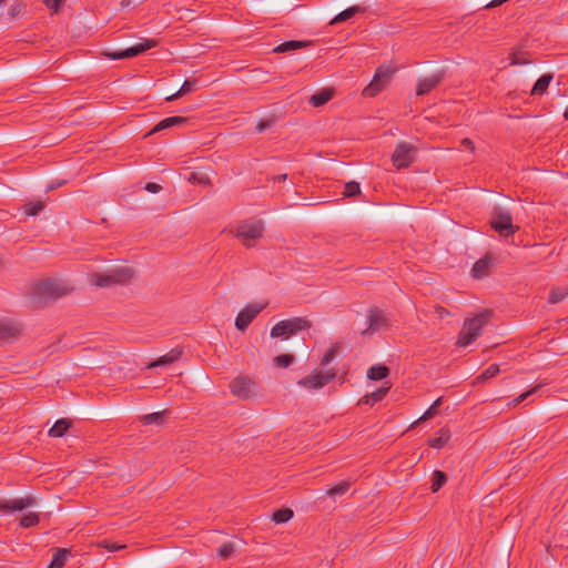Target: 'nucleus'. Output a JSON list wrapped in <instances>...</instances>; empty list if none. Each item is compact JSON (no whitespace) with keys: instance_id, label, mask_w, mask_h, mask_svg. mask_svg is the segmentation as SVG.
<instances>
[{"instance_id":"obj_28","label":"nucleus","mask_w":568,"mask_h":568,"mask_svg":"<svg viewBox=\"0 0 568 568\" xmlns=\"http://www.w3.org/2000/svg\"><path fill=\"white\" fill-rule=\"evenodd\" d=\"M166 414H168V410L146 414L141 417V423L143 425H151V424L162 425Z\"/></svg>"},{"instance_id":"obj_16","label":"nucleus","mask_w":568,"mask_h":568,"mask_svg":"<svg viewBox=\"0 0 568 568\" xmlns=\"http://www.w3.org/2000/svg\"><path fill=\"white\" fill-rule=\"evenodd\" d=\"M312 44H313V42L308 41V40H290V41H285L283 43L278 44L277 47H275L273 49V52L284 53V52H288V51L304 49V48L311 47Z\"/></svg>"},{"instance_id":"obj_14","label":"nucleus","mask_w":568,"mask_h":568,"mask_svg":"<svg viewBox=\"0 0 568 568\" xmlns=\"http://www.w3.org/2000/svg\"><path fill=\"white\" fill-rule=\"evenodd\" d=\"M444 79V72H437L418 81L416 88L417 95H425L435 89Z\"/></svg>"},{"instance_id":"obj_32","label":"nucleus","mask_w":568,"mask_h":568,"mask_svg":"<svg viewBox=\"0 0 568 568\" xmlns=\"http://www.w3.org/2000/svg\"><path fill=\"white\" fill-rule=\"evenodd\" d=\"M193 85H194V81L185 80L184 83L182 84V87L180 88V90L178 92L166 97L165 100L168 102H171V101H174V100L181 98L182 95L191 92L193 89Z\"/></svg>"},{"instance_id":"obj_25","label":"nucleus","mask_w":568,"mask_h":568,"mask_svg":"<svg viewBox=\"0 0 568 568\" xmlns=\"http://www.w3.org/2000/svg\"><path fill=\"white\" fill-rule=\"evenodd\" d=\"M552 80V74H544L541 75L535 83L531 90V95H541L548 89L550 82Z\"/></svg>"},{"instance_id":"obj_12","label":"nucleus","mask_w":568,"mask_h":568,"mask_svg":"<svg viewBox=\"0 0 568 568\" xmlns=\"http://www.w3.org/2000/svg\"><path fill=\"white\" fill-rule=\"evenodd\" d=\"M37 505V498L32 495L27 497L11 499V500H1L0 501V511L10 513V511H21L28 507H32Z\"/></svg>"},{"instance_id":"obj_7","label":"nucleus","mask_w":568,"mask_h":568,"mask_svg":"<svg viewBox=\"0 0 568 568\" xmlns=\"http://www.w3.org/2000/svg\"><path fill=\"white\" fill-rule=\"evenodd\" d=\"M336 377L334 368L326 372L314 371L312 374L301 378L297 384L307 389H320Z\"/></svg>"},{"instance_id":"obj_41","label":"nucleus","mask_w":568,"mask_h":568,"mask_svg":"<svg viewBox=\"0 0 568 568\" xmlns=\"http://www.w3.org/2000/svg\"><path fill=\"white\" fill-rule=\"evenodd\" d=\"M361 192V187H359V184L355 181H352V182H348L345 184V189H344V195L346 197H351V196H354V195H357L359 194Z\"/></svg>"},{"instance_id":"obj_4","label":"nucleus","mask_w":568,"mask_h":568,"mask_svg":"<svg viewBox=\"0 0 568 568\" xmlns=\"http://www.w3.org/2000/svg\"><path fill=\"white\" fill-rule=\"evenodd\" d=\"M312 322L305 317H292L277 322L271 329L272 337L290 338L298 332L308 329Z\"/></svg>"},{"instance_id":"obj_37","label":"nucleus","mask_w":568,"mask_h":568,"mask_svg":"<svg viewBox=\"0 0 568 568\" xmlns=\"http://www.w3.org/2000/svg\"><path fill=\"white\" fill-rule=\"evenodd\" d=\"M351 487V483L347 480H343L335 485L334 487L329 488L326 494L328 496H336V495H344Z\"/></svg>"},{"instance_id":"obj_26","label":"nucleus","mask_w":568,"mask_h":568,"mask_svg":"<svg viewBox=\"0 0 568 568\" xmlns=\"http://www.w3.org/2000/svg\"><path fill=\"white\" fill-rule=\"evenodd\" d=\"M450 434L448 429L442 428L438 432V436L433 437L428 440V445L432 448L440 449L445 446V444L449 440Z\"/></svg>"},{"instance_id":"obj_50","label":"nucleus","mask_w":568,"mask_h":568,"mask_svg":"<svg viewBox=\"0 0 568 568\" xmlns=\"http://www.w3.org/2000/svg\"><path fill=\"white\" fill-rule=\"evenodd\" d=\"M274 123V120L273 119H267V120H264V121H261L256 124L255 129L257 132H263L264 130L271 128Z\"/></svg>"},{"instance_id":"obj_57","label":"nucleus","mask_w":568,"mask_h":568,"mask_svg":"<svg viewBox=\"0 0 568 568\" xmlns=\"http://www.w3.org/2000/svg\"><path fill=\"white\" fill-rule=\"evenodd\" d=\"M564 118H565L566 120H568V109L565 111V113H564Z\"/></svg>"},{"instance_id":"obj_6","label":"nucleus","mask_w":568,"mask_h":568,"mask_svg":"<svg viewBox=\"0 0 568 568\" xmlns=\"http://www.w3.org/2000/svg\"><path fill=\"white\" fill-rule=\"evenodd\" d=\"M393 73L394 70L388 67L382 65L377 68L372 81L363 89V95L368 98L376 97L388 85Z\"/></svg>"},{"instance_id":"obj_21","label":"nucleus","mask_w":568,"mask_h":568,"mask_svg":"<svg viewBox=\"0 0 568 568\" xmlns=\"http://www.w3.org/2000/svg\"><path fill=\"white\" fill-rule=\"evenodd\" d=\"M364 11H365V9L359 6L349 7L346 10L339 12L337 16H335L331 20L329 24H337L339 22L347 21V20L352 19L356 13H362Z\"/></svg>"},{"instance_id":"obj_38","label":"nucleus","mask_w":568,"mask_h":568,"mask_svg":"<svg viewBox=\"0 0 568 568\" xmlns=\"http://www.w3.org/2000/svg\"><path fill=\"white\" fill-rule=\"evenodd\" d=\"M499 371L500 369L497 364H491L477 378L483 381L493 378L499 373Z\"/></svg>"},{"instance_id":"obj_15","label":"nucleus","mask_w":568,"mask_h":568,"mask_svg":"<svg viewBox=\"0 0 568 568\" xmlns=\"http://www.w3.org/2000/svg\"><path fill=\"white\" fill-rule=\"evenodd\" d=\"M183 354L182 347L172 348L169 353L160 356L156 361L150 363L146 368H154L159 366L171 365L179 361Z\"/></svg>"},{"instance_id":"obj_36","label":"nucleus","mask_w":568,"mask_h":568,"mask_svg":"<svg viewBox=\"0 0 568 568\" xmlns=\"http://www.w3.org/2000/svg\"><path fill=\"white\" fill-rule=\"evenodd\" d=\"M40 521L39 515L37 513H29L21 517L20 526L22 528H30L38 525Z\"/></svg>"},{"instance_id":"obj_30","label":"nucleus","mask_w":568,"mask_h":568,"mask_svg":"<svg viewBox=\"0 0 568 568\" xmlns=\"http://www.w3.org/2000/svg\"><path fill=\"white\" fill-rule=\"evenodd\" d=\"M294 513L291 508H282L273 513L272 520L275 524H284L287 523L292 517Z\"/></svg>"},{"instance_id":"obj_47","label":"nucleus","mask_w":568,"mask_h":568,"mask_svg":"<svg viewBox=\"0 0 568 568\" xmlns=\"http://www.w3.org/2000/svg\"><path fill=\"white\" fill-rule=\"evenodd\" d=\"M509 60H510V65L526 64L529 62L527 59L519 57V54H517V53H511L509 55Z\"/></svg>"},{"instance_id":"obj_20","label":"nucleus","mask_w":568,"mask_h":568,"mask_svg":"<svg viewBox=\"0 0 568 568\" xmlns=\"http://www.w3.org/2000/svg\"><path fill=\"white\" fill-rule=\"evenodd\" d=\"M333 95L334 91L332 89H323L310 98V104L315 108L322 106L326 104Z\"/></svg>"},{"instance_id":"obj_49","label":"nucleus","mask_w":568,"mask_h":568,"mask_svg":"<svg viewBox=\"0 0 568 568\" xmlns=\"http://www.w3.org/2000/svg\"><path fill=\"white\" fill-rule=\"evenodd\" d=\"M101 545L104 548H106L109 551H116V550L125 548V545H119L116 542H110V541H106V540L102 541Z\"/></svg>"},{"instance_id":"obj_56","label":"nucleus","mask_w":568,"mask_h":568,"mask_svg":"<svg viewBox=\"0 0 568 568\" xmlns=\"http://www.w3.org/2000/svg\"><path fill=\"white\" fill-rule=\"evenodd\" d=\"M6 6V1L4 0H0V7L3 8Z\"/></svg>"},{"instance_id":"obj_51","label":"nucleus","mask_w":568,"mask_h":568,"mask_svg":"<svg viewBox=\"0 0 568 568\" xmlns=\"http://www.w3.org/2000/svg\"><path fill=\"white\" fill-rule=\"evenodd\" d=\"M145 190L151 192V193H158L162 190V186L158 183H154V182H149L146 183L145 185Z\"/></svg>"},{"instance_id":"obj_1","label":"nucleus","mask_w":568,"mask_h":568,"mask_svg":"<svg viewBox=\"0 0 568 568\" xmlns=\"http://www.w3.org/2000/svg\"><path fill=\"white\" fill-rule=\"evenodd\" d=\"M134 275L135 272L132 267L120 265L109 268L104 272L92 273L89 276V281L91 285L97 287H111L115 285L129 284Z\"/></svg>"},{"instance_id":"obj_3","label":"nucleus","mask_w":568,"mask_h":568,"mask_svg":"<svg viewBox=\"0 0 568 568\" xmlns=\"http://www.w3.org/2000/svg\"><path fill=\"white\" fill-rule=\"evenodd\" d=\"M490 312L480 313L471 318H467L458 334L457 346L466 347L474 343L481 334L483 328L488 323Z\"/></svg>"},{"instance_id":"obj_40","label":"nucleus","mask_w":568,"mask_h":568,"mask_svg":"<svg viewBox=\"0 0 568 568\" xmlns=\"http://www.w3.org/2000/svg\"><path fill=\"white\" fill-rule=\"evenodd\" d=\"M234 236L242 240L243 244L245 246L248 245V226L243 224L239 225L234 232Z\"/></svg>"},{"instance_id":"obj_55","label":"nucleus","mask_w":568,"mask_h":568,"mask_svg":"<svg viewBox=\"0 0 568 568\" xmlns=\"http://www.w3.org/2000/svg\"><path fill=\"white\" fill-rule=\"evenodd\" d=\"M60 185H62V183L51 184V185H49V186L47 187V192L52 191V190H54L55 187H58V186H60Z\"/></svg>"},{"instance_id":"obj_48","label":"nucleus","mask_w":568,"mask_h":568,"mask_svg":"<svg viewBox=\"0 0 568 568\" xmlns=\"http://www.w3.org/2000/svg\"><path fill=\"white\" fill-rule=\"evenodd\" d=\"M538 388H539V386H536V387L531 388L530 390L523 393L521 395H519L517 398L514 399V404L518 405V404L523 403L526 398H528L531 394H534Z\"/></svg>"},{"instance_id":"obj_11","label":"nucleus","mask_w":568,"mask_h":568,"mask_svg":"<svg viewBox=\"0 0 568 568\" xmlns=\"http://www.w3.org/2000/svg\"><path fill=\"white\" fill-rule=\"evenodd\" d=\"M22 333V325L12 318H0V342L17 339Z\"/></svg>"},{"instance_id":"obj_5","label":"nucleus","mask_w":568,"mask_h":568,"mask_svg":"<svg viewBox=\"0 0 568 568\" xmlns=\"http://www.w3.org/2000/svg\"><path fill=\"white\" fill-rule=\"evenodd\" d=\"M489 223L499 235L505 237L514 235L519 229L513 224L510 213L501 207L494 209Z\"/></svg>"},{"instance_id":"obj_29","label":"nucleus","mask_w":568,"mask_h":568,"mask_svg":"<svg viewBox=\"0 0 568 568\" xmlns=\"http://www.w3.org/2000/svg\"><path fill=\"white\" fill-rule=\"evenodd\" d=\"M447 481V475L442 470H435L432 476L430 489L437 493Z\"/></svg>"},{"instance_id":"obj_8","label":"nucleus","mask_w":568,"mask_h":568,"mask_svg":"<svg viewBox=\"0 0 568 568\" xmlns=\"http://www.w3.org/2000/svg\"><path fill=\"white\" fill-rule=\"evenodd\" d=\"M414 151L415 148L412 144L407 142L398 143L392 154L393 164L398 170L408 168L414 161Z\"/></svg>"},{"instance_id":"obj_23","label":"nucleus","mask_w":568,"mask_h":568,"mask_svg":"<svg viewBox=\"0 0 568 568\" xmlns=\"http://www.w3.org/2000/svg\"><path fill=\"white\" fill-rule=\"evenodd\" d=\"M70 426H71V422L70 420H68L65 418L58 419L53 424V426L49 429V436H51V437H62L68 432Z\"/></svg>"},{"instance_id":"obj_19","label":"nucleus","mask_w":568,"mask_h":568,"mask_svg":"<svg viewBox=\"0 0 568 568\" xmlns=\"http://www.w3.org/2000/svg\"><path fill=\"white\" fill-rule=\"evenodd\" d=\"M389 389H390V385L382 386L378 389H376L375 392L363 396L359 399L358 404H372L373 405L375 403H378L382 399H384V397L387 395Z\"/></svg>"},{"instance_id":"obj_52","label":"nucleus","mask_w":568,"mask_h":568,"mask_svg":"<svg viewBox=\"0 0 568 568\" xmlns=\"http://www.w3.org/2000/svg\"><path fill=\"white\" fill-rule=\"evenodd\" d=\"M435 313L440 317H445V316H448L449 315V312L442 305H436L435 306Z\"/></svg>"},{"instance_id":"obj_58","label":"nucleus","mask_w":568,"mask_h":568,"mask_svg":"<svg viewBox=\"0 0 568 568\" xmlns=\"http://www.w3.org/2000/svg\"><path fill=\"white\" fill-rule=\"evenodd\" d=\"M129 4V1H122V6Z\"/></svg>"},{"instance_id":"obj_17","label":"nucleus","mask_w":568,"mask_h":568,"mask_svg":"<svg viewBox=\"0 0 568 568\" xmlns=\"http://www.w3.org/2000/svg\"><path fill=\"white\" fill-rule=\"evenodd\" d=\"M187 122V119L184 118V116H179V115H174V116H170V118H166V119H163L161 120L150 132L149 134H153V133H156L159 131H162V130H165V129H169V128H172L174 125H180V124H184Z\"/></svg>"},{"instance_id":"obj_46","label":"nucleus","mask_w":568,"mask_h":568,"mask_svg":"<svg viewBox=\"0 0 568 568\" xmlns=\"http://www.w3.org/2000/svg\"><path fill=\"white\" fill-rule=\"evenodd\" d=\"M23 4L21 3H17V4H13L9 8L8 10V14L11 17V18H17L18 16H20L23 11Z\"/></svg>"},{"instance_id":"obj_53","label":"nucleus","mask_w":568,"mask_h":568,"mask_svg":"<svg viewBox=\"0 0 568 568\" xmlns=\"http://www.w3.org/2000/svg\"><path fill=\"white\" fill-rule=\"evenodd\" d=\"M462 145L468 150H470L471 152L475 151V144L474 142L469 139V138H464L462 140Z\"/></svg>"},{"instance_id":"obj_10","label":"nucleus","mask_w":568,"mask_h":568,"mask_svg":"<svg viewBox=\"0 0 568 568\" xmlns=\"http://www.w3.org/2000/svg\"><path fill=\"white\" fill-rule=\"evenodd\" d=\"M367 322L368 326L362 332L363 335L373 334L388 326L384 312L377 307L368 310Z\"/></svg>"},{"instance_id":"obj_18","label":"nucleus","mask_w":568,"mask_h":568,"mask_svg":"<svg viewBox=\"0 0 568 568\" xmlns=\"http://www.w3.org/2000/svg\"><path fill=\"white\" fill-rule=\"evenodd\" d=\"M491 261L489 257L478 260L471 268V276L474 278H483L489 274Z\"/></svg>"},{"instance_id":"obj_42","label":"nucleus","mask_w":568,"mask_h":568,"mask_svg":"<svg viewBox=\"0 0 568 568\" xmlns=\"http://www.w3.org/2000/svg\"><path fill=\"white\" fill-rule=\"evenodd\" d=\"M65 1L67 0H44L43 2L45 7L51 11V14H55L59 12Z\"/></svg>"},{"instance_id":"obj_35","label":"nucleus","mask_w":568,"mask_h":568,"mask_svg":"<svg viewBox=\"0 0 568 568\" xmlns=\"http://www.w3.org/2000/svg\"><path fill=\"white\" fill-rule=\"evenodd\" d=\"M442 400L443 398L439 397L437 398L432 405L415 422V424L419 423V422H423V420H427V419H430L433 417H435L437 415V409L438 407L442 405Z\"/></svg>"},{"instance_id":"obj_9","label":"nucleus","mask_w":568,"mask_h":568,"mask_svg":"<svg viewBox=\"0 0 568 568\" xmlns=\"http://www.w3.org/2000/svg\"><path fill=\"white\" fill-rule=\"evenodd\" d=\"M156 44L158 42L155 40L149 39L125 50L106 53V55L112 60L133 58L149 49L154 48Z\"/></svg>"},{"instance_id":"obj_13","label":"nucleus","mask_w":568,"mask_h":568,"mask_svg":"<svg viewBox=\"0 0 568 568\" xmlns=\"http://www.w3.org/2000/svg\"><path fill=\"white\" fill-rule=\"evenodd\" d=\"M230 393L237 399L248 398V378L245 375H239L229 384Z\"/></svg>"},{"instance_id":"obj_27","label":"nucleus","mask_w":568,"mask_h":568,"mask_svg":"<svg viewBox=\"0 0 568 568\" xmlns=\"http://www.w3.org/2000/svg\"><path fill=\"white\" fill-rule=\"evenodd\" d=\"M568 297V288L552 287L548 295L549 304H558Z\"/></svg>"},{"instance_id":"obj_2","label":"nucleus","mask_w":568,"mask_h":568,"mask_svg":"<svg viewBox=\"0 0 568 568\" xmlns=\"http://www.w3.org/2000/svg\"><path fill=\"white\" fill-rule=\"evenodd\" d=\"M71 291L72 288L70 286L54 278L40 281L32 286L34 302L39 305L62 297Z\"/></svg>"},{"instance_id":"obj_22","label":"nucleus","mask_w":568,"mask_h":568,"mask_svg":"<svg viewBox=\"0 0 568 568\" xmlns=\"http://www.w3.org/2000/svg\"><path fill=\"white\" fill-rule=\"evenodd\" d=\"M70 556V550L67 548H59L49 565L48 568H63L68 558Z\"/></svg>"},{"instance_id":"obj_24","label":"nucleus","mask_w":568,"mask_h":568,"mask_svg":"<svg viewBox=\"0 0 568 568\" xmlns=\"http://www.w3.org/2000/svg\"><path fill=\"white\" fill-rule=\"evenodd\" d=\"M389 375V368L385 365L378 364L368 368L367 377L372 381H381Z\"/></svg>"},{"instance_id":"obj_43","label":"nucleus","mask_w":568,"mask_h":568,"mask_svg":"<svg viewBox=\"0 0 568 568\" xmlns=\"http://www.w3.org/2000/svg\"><path fill=\"white\" fill-rule=\"evenodd\" d=\"M338 347H339L338 344H335L329 349H327L325 352L324 356L322 357L321 364L322 365L329 364L335 358Z\"/></svg>"},{"instance_id":"obj_54","label":"nucleus","mask_w":568,"mask_h":568,"mask_svg":"<svg viewBox=\"0 0 568 568\" xmlns=\"http://www.w3.org/2000/svg\"><path fill=\"white\" fill-rule=\"evenodd\" d=\"M287 179V174H280L273 178V182H284Z\"/></svg>"},{"instance_id":"obj_44","label":"nucleus","mask_w":568,"mask_h":568,"mask_svg":"<svg viewBox=\"0 0 568 568\" xmlns=\"http://www.w3.org/2000/svg\"><path fill=\"white\" fill-rule=\"evenodd\" d=\"M234 545L227 542L219 548L217 554L222 559H227L234 552Z\"/></svg>"},{"instance_id":"obj_45","label":"nucleus","mask_w":568,"mask_h":568,"mask_svg":"<svg viewBox=\"0 0 568 568\" xmlns=\"http://www.w3.org/2000/svg\"><path fill=\"white\" fill-rule=\"evenodd\" d=\"M267 306V302L262 303H251V321L265 307Z\"/></svg>"},{"instance_id":"obj_31","label":"nucleus","mask_w":568,"mask_h":568,"mask_svg":"<svg viewBox=\"0 0 568 568\" xmlns=\"http://www.w3.org/2000/svg\"><path fill=\"white\" fill-rule=\"evenodd\" d=\"M45 207L43 201L30 202L23 206V211L28 216L38 215Z\"/></svg>"},{"instance_id":"obj_34","label":"nucleus","mask_w":568,"mask_h":568,"mask_svg":"<svg viewBox=\"0 0 568 568\" xmlns=\"http://www.w3.org/2000/svg\"><path fill=\"white\" fill-rule=\"evenodd\" d=\"M295 361V356L293 354H282L274 357V365L278 368H286L292 365Z\"/></svg>"},{"instance_id":"obj_39","label":"nucleus","mask_w":568,"mask_h":568,"mask_svg":"<svg viewBox=\"0 0 568 568\" xmlns=\"http://www.w3.org/2000/svg\"><path fill=\"white\" fill-rule=\"evenodd\" d=\"M264 232V224L262 221L251 222V240H255L262 236Z\"/></svg>"},{"instance_id":"obj_33","label":"nucleus","mask_w":568,"mask_h":568,"mask_svg":"<svg viewBox=\"0 0 568 568\" xmlns=\"http://www.w3.org/2000/svg\"><path fill=\"white\" fill-rule=\"evenodd\" d=\"M235 326L240 331H245L248 327V306H245L236 316Z\"/></svg>"}]
</instances>
